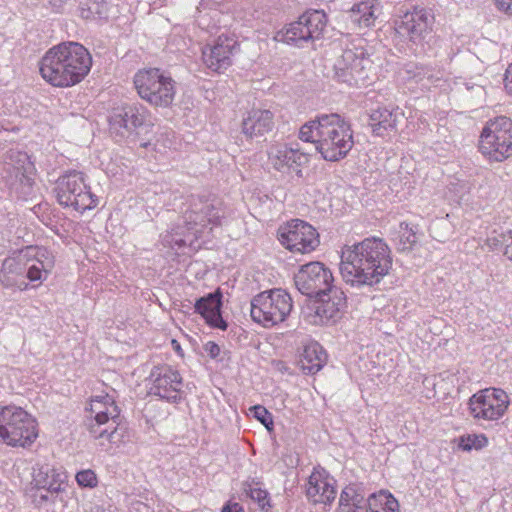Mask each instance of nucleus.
Instances as JSON below:
<instances>
[{
	"label": "nucleus",
	"instance_id": "obj_1",
	"mask_svg": "<svg viewBox=\"0 0 512 512\" xmlns=\"http://www.w3.org/2000/svg\"><path fill=\"white\" fill-rule=\"evenodd\" d=\"M388 245L380 238L370 237L343 250L340 273L352 287L378 284L392 268Z\"/></svg>",
	"mask_w": 512,
	"mask_h": 512
},
{
	"label": "nucleus",
	"instance_id": "obj_2",
	"mask_svg": "<svg viewBox=\"0 0 512 512\" xmlns=\"http://www.w3.org/2000/svg\"><path fill=\"white\" fill-rule=\"evenodd\" d=\"M225 215V206L218 198L192 195L181 223L162 235V244L176 252L187 247L197 249L199 245L195 243L198 239L208 236L213 228L221 226Z\"/></svg>",
	"mask_w": 512,
	"mask_h": 512
},
{
	"label": "nucleus",
	"instance_id": "obj_3",
	"mask_svg": "<svg viewBox=\"0 0 512 512\" xmlns=\"http://www.w3.org/2000/svg\"><path fill=\"white\" fill-rule=\"evenodd\" d=\"M92 57L78 42H63L49 48L40 61L42 78L54 87L80 83L89 73Z\"/></svg>",
	"mask_w": 512,
	"mask_h": 512
},
{
	"label": "nucleus",
	"instance_id": "obj_4",
	"mask_svg": "<svg viewBox=\"0 0 512 512\" xmlns=\"http://www.w3.org/2000/svg\"><path fill=\"white\" fill-rule=\"evenodd\" d=\"M303 295L317 299L316 314L324 320H335L346 307V295L333 284L332 272L321 262L302 265L294 276Z\"/></svg>",
	"mask_w": 512,
	"mask_h": 512
},
{
	"label": "nucleus",
	"instance_id": "obj_5",
	"mask_svg": "<svg viewBox=\"0 0 512 512\" xmlns=\"http://www.w3.org/2000/svg\"><path fill=\"white\" fill-rule=\"evenodd\" d=\"M299 138L315 144L327 161H338L352 149L353 132L350 124L339 114H321L301 126Z\"/></svg>",
	"mask_w": 512,
	"mask_h": 512
},
{
	"label": "nucleus",
	"instance_id": "obj_6",
	"mask_svg": "<svg viewBox=\"0 0 512 512\" xmlns=\"http://www.w3.org/2000/svg\"><path fill=\"white\" fill-rule=\"evenodd\" d=\"M86 427L94 440L105 450L120 439L118 426L120 424V408L114 395L105 393L91 398L88 407Z\"/></svg>",
	"mask_w": 512,
	"mask_h": 512
},
{
	"label": "nucleus",
	"instance_id": "obj_7",
	"mask_svg": "<svg viewBox=\"0 0 512 512\" xmlns=\"http://www.w3.org/2000/svg\"><path fill=\"white\" fill-rule=\"evenodd\" d=\"M293 309V300L281 288L266 290L255 295L250 302L251 319L263 328L283 323Z\"/></svg>",
	"mask_w": 512,
	"mask_h": 512
},
{
	"label": "nucleus",
	"instance_id": "obj_8",
	"mask_svg": "<svg viewBox=\"0 0 512 512\" xmlns=\"http://www.w3.org/2000/svg\"><path fill=\"white\" fill-rule=\"evenodd\" d=\"M139 97L153 107H169L176 95V82L158 68L141 69L133 78Z\"/></svg>",
	"mask_w": 512,
	"mask_h": 512
},
{
	"label": "nucleus",
	"instance_id": "obj_9",
	"mask_svg": "<svg viewBox=\"0 0 512 512\" xmlns=\"http://www.w3.org/2000/svg\"><path fill=\"white\" fill-rule=\"evenodd\" d=\"M36 421L21 407L0 405V441L26 447L37 438Z\"/></svg>",
	"mask_w": 512,
	"mask_h": 512
},
{
	"label": "nucleus",
	"instance_id": "obj_10",
	"mask_svg": "<svg viewBox=\"0 0 512 512\" xmlns=\"http://www.w3.org/2000/svg\"><path fill=\"white\" fill-rule=\"evenodd\" d=\"M479 151L489 161L502 162L512 156V120L498 116L486 122L479 136Z\"/></svg>",
	"mask_w": 512,
	"mask_h": 512
},
{
	"label": "nucleus",
	"instance_id": "obj_11",
	"mask_svg": "<svg viewBox=\"0 0 512 512\" xmlns=\"http://www.w3.org/2000/svg\"><path fill=\"white\" fill-rule=\"evenodd\" d=\"M55 191L60 205L81 213L95 208L98 204L97 197L86 183L84 173L80 171L71 170L59 177Z\"/></svg>",
	"mask_w": 512,
	"mask_h": 512
},
{
	"label": "nucleus",
	"instance_id": "obj_12",
	"mask_svg": "<svg viewBox=\"0 0 512 512\" xmlns=\"http://www.w3.org/2000/svg\"><path fill=\"white\" fill-rule=\"evenodd\" d=\"M334 78L349 86L366 85L373 75V62L363 47L346 49L333 64Z\"/></svg>",
	"mask_w": 512,
	"mask_h": 512
},
{
	"label": "nucleus",
	"instance_id": "obj_13",
	"mask_svg": "<svg viewBox=\"0 0 512 512\" xmlns=\"http://www.w3.org/2000/svg\"><path fill=\"white\" fill-rule=\"evenodd\" d=\"M151 125L149 110L139 102L121 104L109 116L111 132L121 138L136 136Z\"/></svg>",
	"mask_w": 512,
	"mask_h": 512
},
{
	"label": "nucleus",
	"instance_id": "obj_14",
	"mask_svg": "<svg viewBox=\"0 0 512 512\" xmlns=\"http://www.w3.org/2000/svg\"><path fill=\"white\" fill-rule=\"evenodd\" d=\"M280 243L293 253L306 254L314 251L320 244L319 234L309 223L294 219L278 229Z\"/></svg>",
	"mask_w": 512,
	"mask_h": 512
},
{
	"label": "nucleus",
	"instance_id": "obj_15",
	"mask_svg": "<svg viewBox=\"0 0 512 512\" xmlns=\"http://www.w3.org/2000/svg\"><path fill=\"white\" fill-rule=\"evenodd\" d=\"M326 24L327 16L323 11H307L297 21L288 25L283 34V41L287 44L303 47L309 41L319 39Z\"/></svg>",
	"mask_w": 512,
	"mask_h": 512
},
{
	"label": "nucleus",
	"instance_id": "obj_16",
	"mask_svg": "<svg viewBox=\"0 0 512 512\" xmlns=\"http://www.w3.org/2000/svg\"><path fill=\"white\" fill-rule=\"evenodd\" d=\"M150 394L169 402H178L183 398V378L179 371L169 365L155 366L149 375Z\"/></svg>",
	"mask_w": 512,
	"mask_h": 512
},
{
	"label": "nucleus",
	"instance_id": "obj_17",
	"mask_svg": "<svg viewBox=\"0 0 512 512\" xmlns=\"http://www.w3.org/2000/svg\"><path fill=\"white\" fill-rule=\"evenodd\" d=\"M509 398L505 391L487 388L474 394L469 401L472 416L483 420H497L506 411Z\"/></svg>",
	"mask_w": 512,
	"mask_h": 512
},
{
	"label": "nucleus",
	"instance_id": "obj_18",
	"mask_svg": "<svg viewBox=\"0 0 512 512\" xmlns=\"http://www.w3.org/2000/svg\"><path fill=\"white\" fill-rule=\"evenodd\" d=\"M269 164L281 173L295 172L297 176H302L301 168L310 161L308 153L301 151L297 145L287 143L271 144L267 151Z\"/></svg>",
	"mask_w": 512,
	"mask_h": 512
},
{
	"label": "nucleus",
	"instance_id": "obj_19",
	"mask_svg": "<svg viewBox=\"0 0 512 512\" xmlns=\"http://www.w3.org/2000/svg\"><path fill=\"white\" fill-rule=\"evenodd\" d=\"M432 21L433 17L426 9L415 8L412 11L406 12L396 22V31L400 36L419 45L431 36Z\"/></svg>",
	"mask_w": 512,
	"mask_h": 512
},
{
	"label": "nucleus",
	"instance_id": "obj_20",
	"mask_svg": "<svg viewBox=\"0 0 512 512\" xmlns=\"http://www.w3.org/2000/svg\"><path fill=\"white\" fill-rule=\"evenodd\" d=\"M239 44L234 36L220 35L212 46L202 50L205 65L215 71L226 70L232 64V57L238 53Z\"/></svg>",
	"mask_w": 512,
	"mask_h": 512
},
{
	"label": "nucleus",
	"instance_id": "obj_21",
	"mask_svg": "<svg viewBox=\"0 0 512 512\" xmlns=\"http://www.w3.org/2000/svg\"><path fill=\"white\" fill-rule=\"evenodd\" d=\"M26 247L13 250L3 261L0 269V283L5 288L26 290L27 272Z\"/></svg>",
	"mask_w": 512,
	"mask_h": 512
},
{
	"label": "nucleus",
	"instance_id": "obj_22",
	"mask_svg": "<svg viewBox=\"0 0 512 512\" xmlns=\"http://www.w3.org/2000/svg\"><path fill=\"white\" fill-rule=\"evenodd\" d=\"M31 166L27 153L18 149H10L3 155L2 177L11 188L30 186L31 179L27 173Z\"/></svg>",
	"mask_w": 512,
	"mask_h": 512
},
{
	"label": "nucleus",
	"instance_id": "obj_23",
	"mask_svg": "<svg viewBox=\"0 0 512 512\" xmlns=\"http://www.w3.org/2000/svg\"><path fill=\"white\" fill-rule=\"evenodd\" d=\"M27 272L26 278L30 282L42 284L48 279L55 267V255L45 246H26Z\"/></svg>",
	"mask_w": 512,
	"mask_h": 512
},
{
	"label": "nucleus",
	"instance_id": "obj_24",
	"mask_svg": "<svg viewBox=\"0 0 512 512\" xmlns=\"http://www.w3.org/2000/svg\"><path fill=\"white\" fill-rule=\"evenodd\" d=\"M336 480L324 469H314L306 484V496L314 504H331L336 497Z\"/></svg>",
	"mask_w": 512,
	"mask_h": 512
},
{
	"label": "nucleus",
	"instance_id": "obj_25",
	"mask_svg": "<svg viewBox=\"0 0 512 512\" xmlns=\"http://www.w3.org/2000/svg\"><path fill=\"white\" fill-rule=\"evenodd\" d=\"M274 116L270 110L252 108L243 114L241 121V133L247 139L264 136L274 126Z\"/></svg>",
	"mask_w": 512,
	"mask_h": 512
},
{
	"label": "nucleus",
	"instance_id": "obj_26",
	"mask_svg": "<svg viewBox=\"0 0 512 512\" xmlns=\"http://www.w3.org/2000/svg\"><path fill=\"white\" fill-rule=\"evenodd\" d=\"M221 293L216 291L198 299L195 303V311L199 313L213 328L226 330L227 323L221 315Z\"/></svg>",
	"mask_w": 512,
	"mask_h": 512
},
{
	"label": "nucleus",
	"instance_id": "obj_27",
	"mask_svg": "<svg viewBox=\"0 0 512 512\" xmlns=\"http://www.w3.org/2000/svg\"><path fill=\"white\" fill-rule=\"evenodd\" d=\"M402 115L398 109L383 107L373 110L369 115V126L372 133L384 137L389 132L395 131Z\"/></svg>",
	"mask_w": 512,
	"mask_h": 512
},
{
	"label": "nucleus",
	"instance_id": "obj_28",
	"mask_svg": "<svg viewBox=\"0 0 512 512\" xmlns=\"http://www.w3.org/2000/svg\"><path fill=\"white\" fill-rule=\"evenodd\" d=\"M67 476L64 472L55 469L54 467L45 465H36L33 468L32 484L36 490H49L63 486L66 482Z\"/></svg>",
	"mask_w": 512,
	"mask_h": 512
},
{
	"label": "nucleus",
	"instance_id": "obj_29",
	"mask_svg": "<svg viewBox=\"0 0 512 512\" xmlns=\"http://www.w3.org/2000/svg\"><path fill=\"white\" fill-rule=\"evenodd\" d=\"M366 508V493L362 484H349L339 497L337 512H361Z\"/></svg>",
	"mask_w": 512,
	"mask_h": 512
},
{
	"label": "nucleus",
	"instance_id": "obj_30",
	"mask_svg": "<svg viewBox=\"0 0 512 512\" xmlns=\"http://www.w3.org/2000/svg\"><path fill=\"white\" fill-rule=\"evenodd\" d=\"M327 354L316 342L307 344L300 357V367L306 374H315L325 365Z\"/></svg>",
	"mask_w": 512,
	"mask_h": 512
},
{
	"label": "nucleus",
	"instance_id": "obj_31",
	"mask_svg": "<svg viewBox=\"0 0 512 512\" xmlns=\"http://www.w3.org/2000/svg\"><path fill=\"white\" fill-rule=\"evenodd\" d=\"M380 12L381 5L378 0H361L350 9L352 20L361 27L373 25Z\"/></svg>",
	"mask_w": 512,
	"mask_h": 512
},
{
	"label": "nucleus",
	"instance_id": "obj_32",
	"mask_svg": "<svg viewBox=\"0 0 512 512\" xmlns=\"http://www.w3.org/2000/svg\"><path fill=\"white\" fill-rule=\"evenodd\" d=\"M406 75V81L410 88H413L415 85L421 90L429 89L440 80L432 69L423 66H409L406 69Z\"/></svg>",
	"mask_w": 512,
	"mask_h": 512
},
{
	"label": "nucleus",
	"instance_id": "obj_33",
	"mask_svg": "<svg viewBox=\"0 0 512 512\" xmlns=\"http://www.w3.org/2000/svg\"><path fill=\"white\" fill-rule=\"evenodd\" d=\"M110 13L108 0H82L79 5V14L86 20L107 19Z\"/></svg>",
	"mask_w": 512,
	"mask_h": 512
},
{
	"label": "nucleus",
	"instance_id": "obj_34",
	"mask_svg": "<svg viewBox=\"0 0 512 512\" xmlns=\"http://www.w3.org/2000/svg\"><path fill=\"white\" fill-rule=\"evenodd\" d=\"M486 245L491 251L501 252L507 259L512 260V230L493 231L488 235Z\"/></svg>",
	"mask_w": 512,
	"mask_h": 512
},
{
	"label": "nucleus",
	"instance_id": "obj_35",
	"mask_svg": "<svg viewBox=\"0 0 512 512\" xmlns=\"http://www.w3.org/2000/svg\"><path fill=\"white\" fill-rule=\"evenodd\" d=\"M366 512H398V502L391 496L385 493H380L378 496L371 494L366 499Z\"/></svg>",
	"mask_w": 512,
	"mask_h": 512
},
{
	"label": "nucleus",
	"instance_id": "obj_36",
	"mask_svg": "<svg viewBox=\"0 0 512 512\" xmlns=\"http://www.w3.org/2000/svg\"><path fill=\"white\" fill-rule=\"evenodd\" d=\"M398 233V249L406 251L412 249V247L418 241L419 229L417 225H413L407 222H401L399 224Z\"/></svg>",
	"mask_w": 512,
	"mask_h": 512
},
{
	"label": "nucleus",
	"instance_id": "obj_37",
	"mask_svg": "<svg viewBox=\"0 0 512 512\" xmlns=\"http://www.w3.org/2000/svg\"><path fill=\"white\" fill-rule=\"evenodd\" d=\"M243 493L256 502L262 510H268L271 507L269 493L262 489L259 483H244Z\"/></svg>",
	"mask_w": 512,
	"mask_h": 512
},
{
	"label": "nucleus",
	"instance_id": "obj_38",
	"mask_svg": "<svg viewBox=\"0 0 512 512\" xmlns=\"http://www.w3.org/2000/svg\"><path fill=\"white\" fill-rule=\"evenodd\" d=\"M488 443L487 438L483 434H469L461 436L458 441V447L463 451L479 450Z\"/></svg>",
	"mask_w": 512,
	"mask_h": 512
},
{
	"label": "nucleus",
	"instance_id": "obj_39",
	"mask_svg": "<svg viewBox=\"0 0 512 512\" xmlns=\"http://www.w3.org/2000/svg\"><path fill=\"white\" fill-rule=\"evenodd\" d=\"M54 493L53 502H51L50 512H65V508L68 503V494L66 491V484L63 486L54 488L52 490Z\"/></svg>",
	"mask_w": 512,
	"mask_h": 512
},
{
	"label": "nucleus",
	"instance_id": "obj_40",
	"mask_svg": "<svg viewBox=\"0 0 512 512\" xmlns=\"http://www.w3.org/2000/svg\"><path fill=\"white\" fill-rule=\"evenodd\" d=\"M53 496H54V493H52V489L36 490L33 495V502L39 509H44L47 512H49L51 502H53Z\"/></svg>",
	"mask_w": 512,
	"mask_h": 512
},
{
	"label": "nucleus",
	"instance_id": "obj_41",
	"mask_svg": "<svg viewBox=\"0 0 512 512\" xmlns=\"http://www.w3.org/2000/svg\"><path fill=\"white\" fill-rule=\"evenodd\" d=\"M252 415L263 424L269 431L273 428V418L271 413L261 405H255L250 408Z\"/></svg>",
	"mask_w": 512,
	"mask_h": 512
},
{
	"label": "nucleus",
	"instance_id": "obj_42",
	"mask_svg": "<svg viewBox=\"0 0 512 512\" xmlns=\"http://www.w3.org/2000/svg\"><path fill=\"white\" fill-rule=\"evenodd\" d=\"M75 478L78 485L85 488H94L98 483L97 476L91 469L79 471Z\"/></svg>",
	"mask_w": 512,
	"mask_h": 512
},
{
	"label": "nucleus",
	"instance_id": "obj_43",
	"mask_svg": "<svg viewBox=\"0 0 512 512\" xmlns=\"http://www.w3.org/2000/svg\"><path fill=\"white\" fill-rule=\"evenodd\" d=\"M439 229L449 230V223L445 220H438L431 225V235L438 241L444 242L447 235L438 233Z\"/></svg>",
	"mask_w": 512,
	"mask_h": 512
},
{
	"label": "nucleus",
	"instance_id": "obj_44",
	"mask_svg": "<svg viewBox=\"0 0 512 512\" xmlns=\"http://www.w3.org/2000/svg\"><path fill=\"white\" fill-rule=\"evenodd\" d=\"M204 351L211 357L216 358L220 354V347L215 342L209 341L204 345Z\"/></svg>",
	"mask_w": 512,
	"mask_h": 512
},
{
	"label": "nucleus",
	"instance_id": "obj_45",
	"mask_svg": "<svg viewBox=\"0 0 512 512\" xmlns=\"http://www.w3.org/2000/svg\"><path fill=\"white\" fill-rule=\"evenodd\" d=\"M504 86L509 94H512V64L508 66L505 72Z\"/></svg>",
	"mask_w": 512,
	"mask_h": 512
},
{
	"label": "nucleus",
	"instance_id": "obj_46",
	"mask_svg": "<svg viewBox=\"0 0 512 512\" xmlns=\"http://www.w3.org/2000/svg\"><path fill=\"white\" fill-rule=\"evenodd\" d=\"M497 7L507 14H512V0H494Z\"/></svg>",
	"mask_w": 512,
	"mask_h": 512
},
{
	"label": "nucleus",
	"instance_id": "obj_47",
	"mask_svg": "<svg viewBox=\"0 0 512 512\" xmlns=\"http://www.w3.org/2000/svg\"><path fill=\"white\" fill-rule=\"evenodd\" d=\"M222 512H244V510L238 503H228L222 508Z\"/></svg>",
	"mask_w": 512,
	"mask_h": 512
},
{
	"label": "nucleus",
	"instance_id": "obj_48",
	"mask_svg": "<svg viewBox=\"0 0 512 512\" xmlns=\"http://www.w3.org/2000/svg\"><path fill=\"white\" fill-rule=\"evenodd\" d=\"M172 345L176 352L180 353L182 351L180 344L176 340H172Z\"/></svg>",
	"mask_w": 512,
	"mask_h": 512
},
{
	"label": "nucleus",
	"instance_id": "obj_49",
	"mask_svg": "<svg viewBox=\"0 0 512 512\" xmlns=\"http://www.w3.org/2000/svg\"><path fill=\"white\" fill-rule=\"evenodd\" d=\"M89 512H101V508L99 506H94Z\"/></svg>",
	"mask_w": 512,
	"mask_h": 512
},
{
	"label": "nucleus",
	"instance_id": "obj_50",
	"mask_svg": "<svg viewBox=\"0 0 512 512\" xmlns=\"http://www.w3.org/2000/svg\"><path fill=\"white\" fill-rule=\"evenodd\" d=\"M477 89H478L480 92H482V91H483L482 86H477Z\"/></svg>",
	"mask_w": 512,
	"mask_h": 512
}]
</instances>
